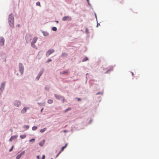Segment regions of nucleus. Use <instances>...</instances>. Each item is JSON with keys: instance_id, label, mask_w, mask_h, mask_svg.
Wrapping results in <instances>:
<instances>
[{"instance_id": "1", "label": "nucleus", "mask_w": 159, "mask_h": 159, "mask_svg": "<svg viewBox=\"0 0 159 159\" xmlns=\"http://www.w3.org/2000/svg\"><path fill=\"white\" fill-rule=\"evenodd\" d=\"M25 38L26 41L27 43L30 42L32 39L31 36L30 34H27Z\"/></svg>"}, {"instance_id": "2", "label": "nucleus", "mask_w": 159, "mask_h": 159, "mask_svg": "<svg viewBox=\"0 0 159 159\" xmlns=\"http://www.w3.org/2000/svg\"><path fill=\"white\" fill-rule=\"evenodd\" d=\"M19 67L20 71L22 75L24 71V67L22 64H19Z\"/></svg>"}, {"instance_id": "3", "label": "nucleus", "mask_w": 159, "mask_h": 159, "mask_svg": "<svg viewBox=\"0 0 159 159\" xmlns=\"http://www.w3.org/2000/svg\"><path fill=\"white\" fill-rule=\"evenodd\" d=\"M37 39H38V38L37 37H34L33 38V41L31 43V45L33 47H34V46H35L34 43H36Z\"/></svg>"}, {"instance_id": "4", "label": "nucleus", "mask_w": 159, "mask_h": 159, "mask_svg": "<svg viewBox=\"0 0 159 159\" xmlns=\"http://www.w3.org/2000/svg\"><path fill=\"white\" fill-rule=\"evenodd\" d=\"M71 20V18L70 17V16H65L64 17L62 20L63 21H70Z\"/></svg>"}, {"instance_id": "5", "label": "nucleus", "mask_w": 159, "mask_h": 159, "mask_svg": "<svg viewBox=\"0 0 159 159\" xmlns=\"http://www.w3.org/2000/svg\"><path fill=\"white\" fill-rule=\"evenodd\" d=\"M14 104V105L17 107H19L21 105L20 102L18 100L15 101Z\"/></svg>"}, {"instance_id": "6", "label": "nucleus", "mask_w": 159, "mask_h": 159, "mask_svg": "<svg viewBox=\"0 0 159 159\" xmlns=\"http://www.w3.org/2000/svg\"><path fill=\"white\" fill-rule=\"evenodd\" d=\"M54 51L53 49H50L47 52L46 56L48 57L52 53L54 52Z\"/></svg>"}, {"instance_id": "7", "label": "nucleus", "mask_w": 159, "mask_h": 159, "mask_svg": "<svg viewBox=\"0 0 159 159\" xmlns=\"http://www.w3.org/2000/svg\"><path fill=\"white\" fill-rule=\"evenodd\" d=\"M8 20L9 22H13V21H14V17L11 14L9 16Z\"/></svg>"}, {"instance_id": "8", "label": "nucleus", "mask_w": 159, "mask_h": 159, "mask_svg": "<svg viewBox=\"0 0 159 159\" xmlns=\"http://www.w3.org/2000/svg\"><path fill=\"white\" fill-rule=\"evenodd\" d=\"M29 109V107H24L21 111V113L22 114L25 113L26 112L27 110Z\"/></svg>"}, {"instance_id": "9", "label": "nucleus", "mask_w": 159, "mask_h": 159, "mask_svg": "<svg viewBox=\"0 0 159 159\" xmlns=\"http://www.w3.org/2000/svg\"><path fill=\"white\" fill-rule=\"evenodd\" d=\"M4 39L3 38H0V45L3 46L4 45Z\"/></svg>"}, {"instance_id": "10", "label": "nucleus", "mask_w": 159, "mask_h": 159, "mask_svg": "<svg viewBox=\"0 0 159 159\" xmlns=\"http://www.w3.org/2000/svg\"><path fill=\"white\" fill-rule=\"evenodd\" d=\"M25 152V151H24L22 152L20 154H19V155H18L16 157V159H19L21 157V156L23 154H24V153Z\"/></svg>"}, {"instance_id": "11", "label": "nucleus", "mask_w": 159, "mask_h": 159, "mask_svg": "<svg viewBox=\"0 0 159 159\" xmlns=\"http://www.w3.org/2000/svg\"><path fill=\"white\" fill-rule=\"evenodd\" d=\"M67 145V144L66 143L65 144V146L62 147L61 151L59 152V154H60L61 153V152L64 150V148H66Z\"/></svg>"}, {"instance_id": "12", "label": "nucleus", "mask_w": 159, "mask_h": 159, "mask_svg": "<svg viewBox=\"0 0 159 159\" xmlns=\"http://www.w3.org/2000/svg\"><path fill=\"white\" fill-rule=\"evenodd\" d=\"M5 83L4 82H2L1 84V87L0 88V89H3L4 88Z\"/></svg>"}, {"instance_id": "13", "label": "nucleus", "mask_w": 159, "mask_h": 159, "mask_svg": "<svg viewBox=\"0 0 159 159\" xmlns=\"http://www.w3.org/2000/svg\"><path fill=\"white\" fill-rule=\"evenodd\" d=\"M9 25L10 26L12 27H13L14 26V21H13V22H9Z\"/></svg>"}, {"instance_id": "14", "label": "nucleus", "mask_w": 159, "mask_h": 159, "mask_svg": "<svg viewBox=\"0 0 159 159\" xmlns=\"http://www.w3.org/2000/svg\"><path fill=\"white\" fill-rule=\"evenodd\" d=\"M44 142H45V141L44 140H43L41 142H40V143H39V145L41 146H43V144H44Z\"/></svg>"}, {"instance_id": "15", "label": "nucleus", "mask_w": 159, "mask_h": 159, "mask_svg": "<svg viewBox=\"0 0 159 159\" xmlns=\"http://www.w3.org/2000/svg\"><path fill=\"white\" fill-rule=\"evenodd\" d=\"M55 97L57 99H59L61 98V96L57 95L56 94L55 95Z\"/></svg>"}, {"instance_id": "16", "label": "nucleus", "mask_w": 159, "mask_h": 159, "mask_svg": "<svg viewBox=\"0 0 159 159\" xmlns=\"http://www.w3.org/2000/svg\"><path fill=\"white\" fill-rule=\"evenodd\" d=\"M20 137L21 139H23L25 138L26 137V135L25 134L22 135H20Z\"/></svg>"}, {"instance_id": "17", "label": "nucleus", "mask_w": 159, "mask_h": 159, "mask_svg": "<svg viewBox=\"0 0 159 159\" xmlns=\"http://www.w3.org/2000/svg\"><path fill=\"white\" fill-rule=\"evenodd\" d=\"M53 100L52 99H49L48 101V102L49 104H51L53 102Z\"/></svg>"}, {"instance_id": "18", "label": "nucleus", "mask_w": 159, "mask_h": 159, "mask_svg": "<svg viewBox=\"0 0 159 159\" xmlns=\"http://www.w3.org/2000/svg\"><path fill=\"white\" fill-rule=\"evenodd\" d=\"M46 128H43L42 129H41L40 130V132L41 133H43V132H44L46 130Z\"/></svg>"}, {"instance_id": "19", "label": "nucleus", "mask_w": 159, "mask_h": 159, "mask_svg": "<svg viewBox=\"0 0 159 159\" xmlns=\"http://www.w3.org/2000/svg\"><path fill=\"white\" fill-rule=\"evenodd\" d=\"M37 127L36 126H34L32 127V129L33 130H36L37 129Z\"/></svg>"}, {"instance_id": "20", "label": "nucleus", "mask_w": 159, "mask_h": 159, "mask_svg": "<svg viewBox=\"0 0 159 159\" xmlns=\"http://www.w3.org/2000/svg\"><path fill=\"white\" fill-rule=\"evenodd\" d=\"M71 108H70V107H69V108L66 109L64 111V112H67V111H68L69 110H71Z\"/></svg>"}, {"instance_id": "21", "label": "nucleus", "mask_w": 159, "mask_h": 159, "mask_svg": "<svg viewBox=\"0 0 159 159\" xmlns=\"http://www.w3.org/2000/svg\"><path fill=\"white\" fill-rule=\"evenodd\" d=\"M14 138H16L15 136H11V137L10 138L9 141H11L12 139Z\"/></svg>"}, {"instance_id": "22", "label": "nucleus", "mask_w": 159, "mask_h": 159, "mask_svg": "<svg viewBox=\"0 0 159 159\" xmlns=\"http://www.w3.org/2000/svg\"><path fill=\"white\" fill-rule=\"evenodd\" d=\"M88 60V58L87 57H85L83 59V61H86L87 60Z\"/></svg>"}, {"instance_id": "23", "label": "nucleus", "mask_w": 159, "mask_h": 159, "mask_svg": "<svg viewBox=\"0 0 159 159\" xmlns=\"http://www.w3.org/2000/svg\"><path fill=\"white\" fill-rule=\"evenodd\" d=\"M52 30L53 31H56L57 30V29L56 27H52Z\"/></svg>"}, {"instance_id": "24", "label": "nucleus", "mask_w": 159, "mask_h": 159, "mask_svg": "<svg viewBox=\"0 0 159 159\" xmlns=\"http://www.w3.org/2000/svg\"><path fill=\"white\" fill-rule=\"evenodd\" d=\"M24 128L26 129H28L29 128V126L28 125H25L24 126Z\"/></svg>"}, {"instance_id": "25", "label": "nucleus", "mask_w": 159, "mask_h": 159, "mask_svg": "<svg viewBox=\"0 0 159 159\" xmlns=\"http://www.w3.org/2000/svg\"><path fill=\"white\" fill-rule=\"evenodd\" d=\"M67 55V54L66 53H64L62 54L61 56L62 57L66 56Z\"/></svg>"}, {"instance_id": "26", "label": "nucleus", "mask_w": 159, "mask_h": 159, "mask_svg": "<svg viewBox=\"0 0 159 159\" xmlns=\"http://www.w3.org/2000/svg\"><path fill=\"white\" fill-rule=\"evenodd\" d=\"M36 5L38 6H41L40 2H38L36 3Z\"/></svg>"}, {"instance_id": "27", "label": "nucleus", "mask_w": 159, "mask_h": 159, "mask_svg": "<svg viewBox=\"0 0 159 159\" xmlns=\"http://www.w3.org/2000/svg\"><path fill=\"white\" fill-rule=\"evenodd\" d=\"M67 72H68L67 71L65 70V71H64L63 72L61 73V74H65V73H67Z\"/></svg>"}, {"instance_id": "28", "label": "nucleus", "mask_w": 159, "mask_h": 159, "mask_svg": "<svg viewBox=\"0 0 159 159\" xmlns=\"http://www.w3.org/2000/svg\"><path fill=\"white\" fill-rule=\"evenodd\" d=\"M35 139H30L29 140L30 142H31L32 141L34 142V141Z\"/></svg>"}, {"instance_id": "29", "label": "nucleus", "mask_w": 159, "mask_h": 159, "mask_svg": "<svg viewBox=\"0 0 159 159\" xmlns=\"http://www.w3.org/2000/svg\"><path fill=\"white\" fill-rule=\"evenodd\" d=\"M43 73V72H40L39 73V78L38 79V80L39 78L40 77V76L42 75Z\"/></svg>"}, {"instance_id": "30", "label": "nucleus", "mask_w": 159, "mask_h": 159, "mask_svg": "<svg viewBox=\"0 0 159 159\" xmlns=\"http://www.w3.org/2000/svg\"><path fill=\"white\" fill-rule=\"evenodd\" d=\"M13 147H14V146H12V148H11V149L9 150V152H11L12 151Z\"/></svg>"}, {"instance_id": "31", "label": "nucleus", "mask_w": 159, "mask_h": 159, "mask_svg": "<svg viewBox=\"0 0 159 159\" xmlns=\"http://www.w3.org/2000/svg\"><path fill=\"white\" fill-rule=\"evenodd\" d=\"M45 156L44 155H43L42 156V159H45Z\"/></svg>"}, {"instance_id": "32", "label": "nucleus", "mask_w": 159, "mask_h": 159, "mask_svg": "<svg viewBox=\"0 0 159 159\" xmlns=\"http://www.w3.org/2000/svg\"><path fill=\"white\" fill-rule=\"evenodd\" d=\"M52 61V60L51 59H49L48 60V61H47V63H48L49 62H50Z\"/></svg>"}, {"instance_id": "33", "label": "nucleus", "mask_w": 159, "mask_h": 159, "mask_svg": "<svg viewBox=\"0 0 159 159\" xmlns=\"http://www.w3.org/2000/svg\"><path fill=\"white\" fill-rule=\"evenodd\" d=\"M112 69H110L109 70H108L106 72V73H108V72L109 71H111V70H112Z\"/></svg>"}, {"instance_id": "34", "label": "nucleus", "mask_w": 159, "mask_h": 159, "mask_svg": "<svg viewBox=\"0 0 159 159\" xmlns=\"http://www.w3.org/2000/svg\"><path fill=\"white\" fill-rule=\"evenodd\" d=\"M44 36H47L48 35V33H46L45 34H44Z\"/></svg>"}, {"instance_id": "35", "label": "nucleus", "mask_w": 159, "mask_h": 159, "mask_svg": "<svg viewBox=\"0 0 159 159\" xmlns=\"http://www.w3.org/2000/svg\"><path fill=\"white\" fill-rule=\"evenodd\" d=\"M68 132L66 130H64L63 131V132H64V133H66V132Z\"/></svg>"}, {"instance_id": "36", "label": "nucleus", "mask_w": 159, "mask_h": 159, "mask_svg": "<svg viewBox=\"0 0 159 159\" xmlns=\"http://www.w3.org/2000/svg\"><path fill=\"white\" fill-rule=\"evenodd\" d=\"M37 159H39V155L37 157Z\"/></svg>"}, {"instance_id": "37", "label": "nucleus", "mask_w": 159, "mask_h": 159, "mask_svg": "<svg viewBox=\"0 0 159 159\" xmlns=\"http://www.w3.org/2000/svg\"><path fill=\"white\" fill-rule=\"evenodd\" d=\"M59 154V152L58 153V154L56 156V157H58V156H59V154Z\"/></svg>"}, {"instance_id": "38", "label": "nucleus", "mask_w": 159, "mask_h": 159, "mask_svg": "<svg viewBox=\"0 0 159 159\" xmlns=\"http://www.w3.org/2000/svg\"><path fill=\"white\" fill-rule=\"evenodd\" d=\"M131 73L132 74V75L133 76V75H134V73H133V72H131Z\"/></svg>"}, {"instance_id": "39", "label": "nucleus", "mask_w": 159, "mask_h": 159, "mask_svg": "<svg viewBox=\"0 0 159 159\" xmlns=\"http://www.w3.org/2000/svg\"><path fill=\"white\" fill-rule=\"evenodd\" d=\"M55 21L57 23H58L59 22L58 21Z\"/></svg>"}, {"instance_id": "40", "label": "nucleus", "mask_w": 159, "mask_h": 159, "mask_svg": "<svg viewBox=\"0 0 159 159\" xmlns=\"http://www.w3.org/2000/svg\"><path fill=\"white\" fill-rule=\"evenodd\" d=\"M78 99L79 101H80L81 100V99L80 98H78Z\"/></svg>"}, {"instance_id": "41", "label": "nucleus", "mask_w": 159, "mask_h": 159, "mask_svg": "<svg viewBox=\"0 0 159 159\" xmlns=\"http://www.w3.org/2000/svg\"><path fill=\"white\" fill-rule=\"evenodd\" d=\"M99 93H97L96 95H98V94H99Z\"/></svg>"}, {"instance_id": "42", "label": "nucleus", "mask_w": 159, "mask_h": 159, "mask_svg": "<svg viewBox=\"0 0 159 159\" xmlns=\"http://www.w3.org/2000/svg\"><path fill=\"white\" fill-rule=\"evenodd\" d=\"M43 110V108H42V109L41 110V111H42V110Z\"/></svg>"}, {"instance_id": "43", "label": "nucleus", "mask_w": 159, "mask_h": 159, "mask_svg": "<svg viewBox=\"0 0 159 159\" xmlns=\"http://www.w3.org/2000/svg\"><path fill=\"white\" fill-rule=\"evenodd\" d=\"M45 89H47V88H45Z\"/></svg>"}, {"instance_id": "44", "label": "nucleus", "mask_w": 159, "mask_h": 159, "mask_svg": "<svg viewBox=\"0 0 159 159\" xmlns=\"http://www.w3.org/2000/svg\"><path fill=\"white\" fill-rule=\"evenodd\" d=\"M45 89H47V88H45Z\"/></svg>"}, {"instance_id": "45", "label": "nucleus", "mask_w": 159, "mask_h": 159, "mask_svg": "<svg viewBox=\"0 0 159 159\" xmlns=\"http://www.w3.org/2000/svg\"><path fill=\"white\" fill-rule=\"evenodd\" d=\"M87 1L88 2L89 1V0H87Z\"/></svg>"}, {"instance_id": "46", "label": "nucleus", "mask_w": 159, "mask_h": 159, "mask_svg": "<svg viewBox=\"0 0 159 159\" xmlns=\"http://www.w3.org/2000/svg\"><path fill=\"white\" fill-rule=\"evenodd\" d=\"M51 159H53L52 158H51Z\"/></svg>"}]
</instances>
